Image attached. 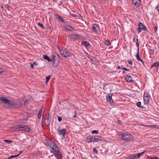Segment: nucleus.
<instances>
[{
  "label": "nucleus",
  "mask_w": 159,
  "mask_h": 159,
  "mask_svg": "<svg viewBox=\"0 0 159 159\" xmlns=\"http://www.w3.org/2000/svg\"><path fill=\"white\" fill-rule=\"evenodd\" d=\"M128 62L129 64L131 65H132V62L131 61H128Z\"/></svg>",
  "instance_id": "47"
},
{
  "label": "nucleus",
  "mask_w": 159,
  "mask_h": 159,
  "mask_svg": "<svg viewBox=\"0 0 159 159\" xmlns=\"http://www.w3.org/2000/svg\"><path fill=\"white\" fill-rule=\"evenodd\" d=\"M70 37L75 39H80V35L76 34H71L70 35Z\"/></svg>",
  "instance_id": "10"
},
{
  "label": "nucleus",
  "mask_w": 159,
  "mask_h": 159,
  "mask_svg": "<svg viewBox=\"0 0 159 159\" xmlns=\"http://www.w3.org/2000/svg\"><path fill=\"white\" fill-rule=\"evenodd\" d=\"M82 44L85 47L89 46V43L88 42L85 41H82Z\"/></svg>",
  "instance_id": "19"
},
{
  "label": "nucleus",
  "mask_w": 159,
  "mask_h": 159,
  "mask_svg": "<svg viewBox=\"0 0 159 159\" xmlns=\"http://www.w3.org/2000/svg\"><path fill=\"white\" fill-rule=\"evenodd\" d=\"M112 86V85H107L104 87L103 88V89L104 90H107V89L110 88Z\"/></svg>",
  "instance_id": "25"
},
{
  "label": "nucleus",
  "mask_w": 159,
  "mask_h": 159,
  "mask_svg": "<svg viewBox=\"0 0 159 159\" xmlns=\"http://www.w3.org/2000/svg\"><path fill=\"white\" fill-rule=\"evenodd\" d=\"M70 15L71 16H73V17H76V15L75 14V13H70Z\"/></svg>",
  "instance_id": "39"
},
{
  "label": "nucleus",
  "mask_w": 159,
  "mask_h": 159,
  "mask_svg": "<svg viewBox=\"0 0 159 159\" xmlns=\"http://www.w3.org/2000/svg\"><path fill=\"white\" fill-rule=\"evenodd\" d=\"M93 152H95L96 153H98V152H97V150L95 148H93Z\"/></svg>",
  "instance_id": "40"
},
{
  "label": "nucleus",
  "mask_w": 159,
  "mask_h": 159,
  "mask_svg": "<svg viewBox=\"0 0 159 159\" xmlns=\"http://www.w3.org/2000/svg\"><path fill=\"white\" fill-rule=\"evenodd\" d=\"M6 6L7 8L9 7V5H7Z\"/></svg>",
  "instance_id": "57"
},
{
  "label": "nucleus",
  "mask_w": 159,
  "mask_h": 159,
  "mask_svg": "<svg viewBox=\"0 0 159 159\" xmlns=\"http://www.w3.org/2000/svg\"><path fill=\"white\" fill-rule=\"evenodd\" d=\"M154 29L155 31H156L157 30V27L156 26H155L154 27Z\"/></svg>",
  "instance_id": "50"
},
{
  "label": "nucleus",
  "mask_w": 159,
  "mask_h": 159,
  "mask_svg": "<svg viewBox=\"0 0 159 159\" xmlns=\"http://www.w3.org/2000/svg\"><path fill=\"white\" fill-rule=\"evenodd\" d=\"M18 130L22 131L25 132H29L30 131V128L27 126L23 125L21 124H18Z\"/></svg>",
  "instance_id": "5"
},
{
  "label": "nucleus",
  "mask_w": 159,
  "mask_h": 159,
  "mask_svg": "<svg viewBox=\"0 0 159 159\" xmlns=\"http://www.w3.org/2000/svg\"><path fill=\"white\" fill-rule=\"evenodd\" d=\"M51 116L49 113L46 114L45 117L43 118L42 121V125L43 127V126H48L50 124V120L51 119Z\"/></svg>",
  "instance_id": "3"
},
{
  "label": "nucleus",
  "mask_w": 159,
  "mask_h": 159,
  "mask_svg": "<svg viewBox=\"0 0 159 159\" xmlns=\"http://www.w3.org/2000/svg\"><path fill=\"white\" fill-rule=\"evenodd\" d=\"M59 51L61 54L64 57H67L71 56V54L68 53L65 49L59 50Z\"/></svg>",
  "instance_id": "6"
},
{
  "label": "nucleus",
  "mask_w": 159,
  "mask_h": 159,
  "mask_svg": "<svg viewBox=\"0 0 159 159\" xmlns=\"http://www.w3.org/2000/svg\"><path fill=\"white\" fill-rule=\"evenodd\" d=\"M19 156V155H16L14 156H11L9 157L7 159H11L12 158L16 157H17Z\"/></svg>",
  "instance_id": "29"
},
{
  "label": "nucleus",
  "mask_w": 159,
  "mask_h": 159,
  "mask_svg": "<svg viewBox=\"0 0 159 159\" xmlns=\"http://www.w3.org/2000/svg\"><path fill=\"white\" fill-rule=\"evenodd\" d=\"M43 106H42L41 108L40 109H42V110H43Z\"/></svg>",
  "instance_id": "53"
},
{
  "label": "nucleus",
  "mask_w": 159,
  "mask_h": 159,
  "mask_svg": "<svg viewBox=\"0 0 159 159\" xmlns=\"http://www.w3.org/2000/svg\"><path fill=\"white\" fill-rule=\"evenodd\" d=\"M50 77H51L50 75H49V76H47L46 78V80H47V81H48L49 80V79H50Z\"/></svg>",
  "instance_id": "38"
},
{
  "label": "nucleus",
  "mask_w": 159,
  "mask_h": 159,
  "mask_svg": "<svg viewBox=\"0 0 159 159\" xmlns=\"http://www.w3.org/2000/svg\"><path fill=\"white\" fill-rule=\"evenodd\" d=\"M28 119V117L26 116V117H24L23 118V120H27Z\"/></svg>",
  "instance_id": "46"
},
{
  "label": "nucleus",
  "mask_w": 159,
  "mask_h": 159,
  "mask_svg": "<svg viewBox=\"0 0 159 159\" xmlns=\"http://www.w3.org/2000/svg\"><path fill=\"white\" fill-rule=\"evenodd\" d=\"M33 64L34 65L37 66V64L35 62H34L33 63Z\"/></svg>",
  "instance_id": "51"
},
{
  "label": "nucleus",
  "mask_w": 159,
  "mask_h": 159,
  "mask_svg": "<svg viewBox=\"0 0 159 159\" xmlns=\"http://www.w3.org/2000/svg\"><path fill=\"white\" fill-rule=\"evenodd\" d=\"M92 29L94 32L98 33L97 30H98L99 27L96 24H94L93 25Z\"/></svg>",
  "instance_id": "13"
},
{
  "label": "nucleus",
  "mask_w": 159,
  "mask_h": 159,
  "mask_svg": "<svg viewBox=\"0 0 159 159\" xmlns=\"http://www.w3.org/2000/svg\"><path fill=\"white\" fill-rule=\"evenodd\" d=\"M89 139L90 141H89V142H95V140L94 139V138L91 137Z\"/></svg>",
  "instance_id": "30"
},
{
  "label": "nucleus",
  "mask_w": 159,
  "mask_h": 159,
  "mask_svg": "<svg viewBox=\"0 0 159 159\" xmlns=\"http://www.w3.org/2000/svg\"><path fill=\"white\" fill-rule=\"evenodd\" d=\"M133 138L132 135L127 133H124L121 134V138L125 141H132L133 139Z\"/></svg>",
  "instance_id": "4"
},
{
  "label": "nucleus",
  "mask_w": 159,
  "mask_h": 159,
  "mask_svg": "<svg viewBox=\"0 0 159 159\" xmlns=\"http://www.w3.org/2000/svg\"><path fill=\"white\" fill-rule=\"evenodd\" d=\"M112 89H111L110 90V92H111L112 91Z\"/></svg>",
  "instance_id": "59"
},
{
  "label": "nucleus",
  "mask_w": 159,
  "mask_h": 159,
  "mask_svg": "<svg viewBox=\"0 0 159 159\" xmlns=\"http://www.w3.org/2000/svg\"><path fill=\"white\" fill-rule=\"evenodd\" d=\"M122 69H123L124 70H125L129 71V69H127L125 67L122 68Z\"/></svg>",
  "instance_id": "41"
},
{
  "label": "nucleus",
  "mask_w": 159,
  "mask_h": 159,
  "mask_svg": "<svg viewBox=\"0 0 159 159\" xmlns=\"http://www.w3.org/2000/svg\"><path fill=\"white\" fill-rule=\"evenodd\" d=\"M42 112H43V110H42V109H40L39 112V113L41 114H42Z\"/></svg>",
  "instance_id": "48"
},
{
  "label": "nucleus",
  "mask_w": 159,
  "mask_h": 159,
  "mask_svg": "<svg viewBox=\"0 0 159 159\" xmlns=\"http://www.w3.org/2000/svg\"><path fill=\"white\" fill-rule=\"evenodd\" d=\"M122 73L123 74L125 73V71H123V72H122Z\"/></svg>",
  "instance_id": "58"
},
{
  "label": "nucleus",
  "mask_w": 159,
  "mask_h": 159,
  "mask_svg": "<svg viewBox=\"0 0 159 159\" xmlns=\"http://www.w3.org/2000/svg\"><path fill=\"white\" fill-rule=\"evenodd\" d=\"M132 2L135 7H138L140 5L141 1L140 0H132Z\"/></svg>",
  "instance_id": "11"
},
{
  "label": "nucleus",
  "mask_w": 159,
  "mask_h": 159,
  "mask_svg": "<svg viewBox=\"0 0 159 159\" xmlns=\"http://www.w3.org/2000/svg\"><path fill=\"white\" fill-rule=\"evenodd\" d=\"M38 25L40 26L41 28L44 29V27L43 25L40 23H38Z\"/></svg>",
  "instance_id": "33"
},
{
  "label": "nucleus",
  "mask_w": 159,
  "mask_h": 159,
  "mask_svg": "<svg viewBox=\"0 0 159 159\" xmlns=\"http://www.w3.org/2000/svg\"><path fill=\"white\" fill-rule=\"evenodd\" d=\"M61 120H62V118L60 117H58V120L59 121H61Z\"/></svg>",
  "instance_id": "45"
},
{
  "label": "nucleus",
  "mask_w": 159,
  "mask_h": 159,
  "mask_svg": "<svg viewBox=\"0 0 159 159\" xmlns=\"http://www.w3.org/2000/svg\"><path fill=\"white\" fill-rule=\"evenodd\" d=\"M43 58L45 60H47L48 61H51V60L49 57L46 55H43Z\"/></svg>",
  "instance_id": "22"
},
{
  "label": "nucleus",
  "mask_w": 159,
  "mask_h": 159,
  "mask_svg": "<svg viewBox=\"0 0 159 159\" xmlns=\"http://www.w3.org/2000/svg\"><path fill=\"white\" fill-rule=\"evenodd\" d=\"M151 159H159V158L155 156H153L152 157H151Z\"/></svg>",
  "instance_id": "36"
},
{
  "label": "nucleus",
  "mask_w": 159,
  "mask_h": 159,
  "mask_svg": "<svg viewBox=\"0 0 159 159\" xmlns=\"http://www.w3.org/2000/svg\"><path fill=\"white\" fill-rule=\"evenodd\" d=\"M156 9L158 12H159V4L156 7Z\"/></svg>",
  "instance_id": "42"
},
{
  "label": "nucleus",
  "mask_w": 159,
  "mask_h": 159,
  "mask_svg": "<svg viewBox=\"0 0 159 159\" xmlns=\"http://www.w3.org/2000/svg\"><path fill=\"white\" fill-rule=\"evenodd\" d=\"M0 100L2 103L7 104L8 107L12 108H18L22 105H25L26 102L24 101L22 103V102H20V101H17L13 99L8 100L5 97H1L0 98Z\"/></svg>",
  "instance_id": "1"
},
{
  "label": "nucleus",
  "mask_w": 159,
  "mask_h": 159,
  "mask_svg": "<svg viewBox=\"0 0 159 159\" xmlns=\"http://www.w3.org/2000/svg\"><path fill=\"white\" fill-rule=\"evenodd\" d=\"M22 152V151H21L20 152L19 154H18L17 155H19V156Z\"/></svg>",
  "instance_id": "54"
},
{
  "label": "nucleus",
  "mask_w": 159,
  "mask_h": 159,
  "mask_svg": "<svg viewBox=\"0 0 159 159\" xmlns=\"http://www.w3.org/2000/svg\"><path fill=\"white\" fill-rule=\"evenodd\" d=\"M66 129H63L60 130H59L60 134L62 135L63 136H64L66 133Z\"/></svg>",
  "instance_id": "16"
},
{
  "label": "nucleus",
  "mask_w": 159,
  "mask_h": 159,
  "mask_svg": "<svg viewBox=\"0 0 159 159\" xmlns=\"http://www.w3.org/2000/svg\"><path fill=\"white\" fill-rule=\"evenodd\" d=\"M76 113H75V115L74 116H73V117L74 118H75L76 117Z\"/></svg>",
  "instance_id": "55"
},
{
  "label": "nucleus",
  "mask_w": 159,
  "mask_h": 159,
  "mask_svg": "<svg viewBox=\"0 0 159 159\" xmlns=\"http://www.w3.org/2000/svg\"><path fill=\"white\" fill-rule=\"evenodd\" d=\"M56 17L57 18H58L59 20H61L63 23H65V22H64L63 19L62 17L59 16L58 15H57L56 16Z\"/></svg>",
  "instance_id": "24"
},
{
  "label": "nucleus",
  "mask_w": 159,
  "mask_h": 159,
  "mask_svg": "<svg viewBox=\"0 0 159 159\" xmlns=\"http://www.w3.org/2000/svg\"><path fill=\"white\" fill-rule=\"evenodd\" d=\"M125 78L126 81L128 82H133L134 81V80L132 79V77L130 75H125Z\"/></svg>",
  "instance_id": "12"
},
{
  "label": "nucleus",
  "mask_w": 159,
  "mask_h": 159,
  "mask_svg": "<svg viewBox=\"0 0 159 159\" xmlns=\"http://www.w3.org/2000/svg\"><path fill=\"white\" fill-rule=\"evenodd\" d=\"M55 56L54 55H52V60H51V61H52L53 63L52 65L54 67H56L59 64L58 61L55 60Z\"/></svg>",
  "instance_id": "7"
},
{
  "label": "nucleus",
  "mask_w": 159,
  "mask_h": 159,
  "mask_svg": "<svg viewBox=\"0 0 159 159\" xmlns=\"http://www.w3.org/2000/svg\"><path fill=\"white\" fill-rule=\"evenodd\" d=\"M46 142L49 146L52 149V151L54 153L55 156L58 159H61V155L59 152L58 148L54 142L50 140L47 139Z\"/></svg>",
  "instance_id": "2"
},
{
  "label": "nucleus",
  "mask_w": 159,
  "mask_h": 159,
  "mask_svg": "<svg viewBox=\"0 0 159 159\" xmlns=\"http://www.w3.org/2000/svg\"><path fill=\"white\" fill-rule=\"evenodd\" d=\"M143 97H149V95L148 93L146 92L144 93Z\"/></svg>",
  "instance_id": "27"
},
{
  "label": "nucleus",
  "mask_w": 159,
  "mask_h": 159,
  "mask_svg": "<svg viewBox=\"0 0 159 159\" xmlns=\"http://www.w3.org/2000/svg\"><path fill=\"white\" fill-rule=\"evenodd\" d=\"M48 81H47V80H46V84H48Z\"/></svg>",
  "instance_id": "56"
},
{
  "label": "nucleus",
  "mask_w": 159,
  "mask_h": 159,
  "mask_svg": "<svg viewBox=\"0 0 159 159\" xmlns=\"http://www.w3.org/2000/svg\"><path fill=\"white\" fill-rule=\"evenodd\" d=\"M146 152V151H144L142 152L139 153L138 154H136V158H139L141 155H143V154Z\"/></svg>",
  "instance_id": "23"
},
{
  "label": "nucleus",
  "mask_w": 159,
  "mask_h": 159,
  "mask_svg": "<svg viewBox=\"0 0 159 159\" xmlns=\"http://www.w3.org/2000/svg\"><path fill=\"white\" fill-rule=\"evenodd\" d=\"M18 124L15 125L14 126H12L10 128L11 130L13 131L14 129H16L18 130Z\"/></svg>",
  "instance_id": "17"
},
{
  "label": "nucleus",
  "mask_w": 159,
  "mask_h": 159,
  "mask_svg": "<svg viewBox=\"0 0 159 159\" xmlns=\"http://www.w3.org/2000/svg\"><path fill=\"white\" fill-rule=\"evenodd\" d=\"M92 134H94V133H96V134H98V132L97 131V130H94L92 132Z\"/></svg>",
  "instance_id": "35"
},
{
  "label": "nucleus",
  "mask_w": 159,
  "mask_h": 159,
  "mask_svg": "<svg viewBox=\"0 0 159 159\" xmlns=\"http://www.w3.org/2000/svg\"><path fill=\"white\" fill-rule=\"evenodd\" d=\"M4 141L5 142H6V143H11L12 142V141H11L8 140H6V139L4 140Z\"/></svg>",
  "instance_id": "34"
},
{
  "label": "nucleus",
  "mask_w": 159,
  "mask_h": 159,
  "mask_svg": "<svg viewBox=\"0 0 159 159\" xmlns=\"http://www.w3.org/2000/svg\"><path fill=\"white\" fill-rule=\"evenodd\" d=\"M42 116V114L40 113L38 114V117L39 119H40L41 118V116Z\"/></svg>",
  "instance_id": "37"
},
{
  "label": "nucleus",
  "mask_w": 159,
  "mask_h": 159,
  "mask_svg": "<svg viewBox=\"0 0 159 159\" xmlns=\"http://www.w3.org/2000/svg\"><path fill=\"white\" fill-rule=\"evenodd\" d=\"M159 66V63L158 62H156L153 63L151 66V67L152 68L155 67L156 69H157Z\"/></svg>",
  "instance_id": "20"
},
{
  "label": "nucleus",
  "mask_w": 159,
  "mask_h": 159,
  "mask_svg": "<svg viewBox=\"0 0 159 159\" xmlns=\"http://www.w3.org/2000/svg\"><path fill=\"white\" fill-rule=\"evenodd\" d=\"M136 158V154L132 155L130 157V158L131 159H134Z\"/></svg>",
  "instance_id": "32"
},
{
  "label": "nucleus",
  "mask_w": 159,
  "mask_h": 159,
  "mask_svg": "<svg viewBox=\"0 0 159 159\" xmlns=\"http://www.w3.org/2000/svg\"><path fill=\"white\" fill-rule=\"evenodd\" d=\"M145 104H147L148 103L149 100V97H143Z\"/></svg>",
  "instance_id": "18"
},
{
  "label": "nucleus",
  "mask_w": 159,
  "mask_h": 159,
  "mask_svg": "<svg viewBox=\"0 0 159 159\" xmlns=\"http://www.w3.org/2000/svg\"><path fill=\"white\" fill-rule=\"evenodd\" d=\"M136 45L137 46V47H138V49H139V43L138 42H136Z\"/></svg>",
  "instance_id": "44"
},
{
  "label": "nucleus",
  "mask_w": 159,
  "mask_h": 159,
  "mask_svg": "<svg viewBox=\"0 0 159 159\" xmlns=\"http://www.w3.org/2000/svg\"><path fill=\"white\" fill-rule=\"evenodd\" d=\"M118 68L120 69V66H119L118 67Z\"/></svg>",
  "instance_id": "60"
},
{
  "label": "nucleus",
  "mask_w": 159,
  "mask_h": 159,
  "mask_svg": "<svg viewBox=\"0 0 159 159\" xmlns=\"http://www.w3.org/2000/svg\"><path fill=\"white\" fill-rule=\"evenodd\" d=\"M139 49H138L137 50V54L136 55V59L138 61H141V62H143L142 60L139 57Z\"/></svg>",
  "instance_id": "21"
},
{
  "label": "nucleus",
  "mask_w": 159,
  "mask_h": 159,
  "mask_svg": "<svg viewBox=\"0 0 159 159\" xmlns=\"http://www.w3.org/2000/svg\"><path fill=\"white\" fill-rule=\"evenodd\" d=\"M94 139L95 140V142H98L103 140V138L102 137L95 136H94Z\"/></svg>",
  "instance_id": "14"
},
{
  "label": "nucleus",
  "mask_w": 159,
  "mask_h": 159,
  "mask_svg": "<svg viewBox=\"0 0 159 159\" xmlns=\"http://www.w3.org/2000/svg\"><path fill=\"white\" fill-rule=\"evenodd\" d=\"M136 105L139 108H143V107L141 106V102H138L137 103Z\"/></svg>",
  "instance_id": "31"
},
{
  "label": "nucleus",
  "mask_w": 159,
  "mask_h": 159,
  "mask_svg": "<svg viewBox=\"0 0 159 159\" xmlns=\"http://www.w3.org/2000/svg\"><path fill=\"white\" fill-rule=\"evenodd\" d=\"M139 28L137 29L138 33H139L142 30H147V28L142 23H139L138 24Z\"/></svg>",
  "instance_id": "9"
},
{
  "label": "nucleus",
  "mask_w": 159,
  "mask_h": 159,
  "mask_svg": "<svg viewBox=\"0 0 159 159\" xmlns=\"http://www.w3.org/2000/svg\"><path fill=\"white\" fill-rule=\"evenodd\" d=\"M90 59L91 60V61H93V59Z\"/></svg>",
  "instance_id": "62"
},
{
  "label": "nucleus",
  "mask_w": 159,
  "mask_h": 159,
  "mask_svg": "<svg viewBox=\"0 0 159 159\" xmlns=\"http://www.w3.org/2000/svg\"><path fill=\"white\" fill-rule=\"evenodd\" d=\"M64 27L65 29L68 30H72L74 29V28L68 25H64Z\"/></svg>",
  "instance_id": "15"
},
{
  "label": "nucleus",
  "mask_w": 159,
  "mask_h": 159,
  "mask_svg": "<svg viewBox=\"0 0 159 159\" xmlns=\"http://www.w3.org/2000/svg\"><path fill=\"white\" fill-rule=\"evenodd\" d=\"M4 72V70H2L1 71H0V74H2Z\"/></svg>",
  "instance_id": "49"
},
{
  "label": "nucleus",
  "mask_w": 159,
  "mask_h": 159,
  "mask_svg": "<svg viewBox=\"0 0 159 159\" xmlns=\"http://www.w3.org/2000/svg\"><path fill=\"white\" fill-rule=\"evenodd\" d=\"M145 127H154V128H159L158 127H157V125H153L152 126V125H145L144 126Z\"/></svg>",
  "instance_id": "28"
},
{
  "label": "nucleus",
  "mask_w": 159,
  "mask_h": 159,
  "mask_svg": "<svg viewBox=\"0 0 159 159\" xmlns=\"http://www.w3.org/2000/svg\"><path fill=\"white\" fill-rule=\"evenodd\" d=\"M105 44L107 46H109L111 45V42L109 40H107L105 41Z\"/></svg>",
  "instance_id": "26"
},
{
  "label": "nucleus",
  "mask_w": 159,
  "mask_h": 159,
  "mask_svg": "<svg viewBox=\"0 0 159 159\" xmlns=\"http://www.w3.org/2000/svg\"><path fill=\"white\" fill-rule=\"evenodd\" d=\"M112 95L113 93H111L109 94L108 95H107L106 96L107 101L111 105H112L114 104V102L112 99Z\"/></svg>",
  "instance_id": "8"
},
{
  "label": "nucleus",
  "mask_w": 159,
  "mask_h": 159,
  "mask_svg": "<svg viewBox=\"0 0 159 159\" xmlns=\"http://www.w3.org/2000/svg\"><path fill=\"white\" fill-rule=\"evenodd\" d=\"M118 123L120 125H121L122 124V122H121V121L120 120H118Z\"/></svg>",
  "instance_id": "43"
},
{
  "label": "nucleus",
  "mask_w": 159,
  "mask_h": 159,
  "mask_svg": "<svg viewBox=\"0 0 159 159\" xmlns=\"http://www.w3.org/2000/svg\"><path fill=\"white\" fill-rule=\"evenodd\" d=\"M31 67L32 68H33L34 67V66L32 64H31Z\"/></svg>",
  "instance_id": "52"
},
{
  "label": "nucleus",
  "mask_w": 159,
  "mask_h": 159,
  "mask_svg": "<svg viewBox=\"0 0 159 159\" xmlns=\"http://www.w3.org/2000/svg\"><path fill=\"white\" fill-rule=\"evenodd\" d=\"M136 40H137V41H138V39H137Z\"/></svg>",
  "instance_id": "61"
}]
</instances>
